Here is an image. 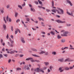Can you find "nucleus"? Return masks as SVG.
I'll list each match as a JSON object with an SVG mask.
<instances>
[{
  "mask_svg": "<svg viewBox=\"0 0 74 74\" xmlns=\"http://www.w3.org/2000/svg\"><path fill=\"white\" fill-rule=\"evenodd\" d=\"M18 7H19V8H21V9H22V6H21V5H18Z\"/></svg>",
  "mask_w": 74,
  "mask_h": 74,
  "instance_id": "36",
  "label": "nucleus"
},
{
  "mask_svg": "<svg viewBox=\"0 0 74 74\" xmlns=\"http://www.w3.org/2000/svg\"><path fill=\"white\" fill-rule=\"evenodd\" d=\"M39 53L40 55L45 53V55H48V52H46L45 51H41V52Z\"/></svg>",
  "mask_w": 74,
  "mask_h": 74,
  "instance_id": "2",
  "label": "nucleus"
},
{
  "mask_svg": "<svg viewBox=\"0 0 74 74\" xmlns=\"http://www.w3.org/2000/svg\"><path fill=\"white\" fill-rule=\"evenodd\" d=\"M66 13L67 14H68L69 15H70V16H73V13L71 12V13H70L69 12L67 11Z\"/></svg>",
  "mask_w": 74,
  "mask_h": 74,
  "instance_id": "8",
  "label": "nucleus"
},
{
  "mask_svg": "<svg viewBox=\"0 0 74 74\" xmlns=\"http://www.w3.org/2000/svg\"><path fill=\"white\" fill-rule=\"evenodd\" d=\"M16 70H18V71H19V70H21V68L19 67H17L16 69Z\"/></svg>",
  "mask_w": 74,
  "mask_h": 74,
  "instance_id": "30",
  "label": "nucleus"
},
{
  "mask_svg": "<svg viewBox=\"0 0 74 74\" xmlns=\"http://www.w3.org/2000/svg\"><path fill=\"white\" fill-rule=\"evenodd\" d=\"M69 60H70V58H68L66 59H65L64 60V62H67L68 61H69Z\"/></svg>",
  "mask_w": 74,
  "mask_h": 74,
  "instance_id": "21",
  "label": "nucleus"
},
{
  "mask_svg": "<svg viewBox=\"0 0 74 74\" xmlns=\"http://www.w3.org/2000/svg\"><path fill=\"white\" fill-rule=\"evenodd\" d=\"M66 2L68 3H69H69H70L71 2L70 0H66Z\"/></svg>",
  "mask_w": 74,
  "mask_h": 74,
  "instance_id": "32",
  "label": "nucleus"
},
{
  "mask_svg": "<svg viewBox=\"0 0 74 74\" xmlns=\"http://www.w3.org/2000/svg\"><path fill=\"white\" fill-rule=\"evenodd\" d=\"M2 51H5V49L4 48L2 49Z\"/></svg>",
  "mask_w": 74,
  "mask_h": 74,
  "instance_id": "64",
  "label": "nucleus"
},
{
  "mask_svg": "<svg viewBox=\"0 0 74 74\" xmlns=\"http://www.w3.org/2000/svg\"><path fill=\"white\" fill-rule=\"evenodd\" d=\"M3 55L4 56H5L6 57H7V54H3Z\"/></svg>",
  "mask_w": 74,
  "mask_h": 74,
  "instance_id": "59",
  "label": "nucleus"
},
{
  "mask_svg": "<svg viewBox=\"0 0 74 74\" xmlns=\"http://www.w3.org/2000/svg\"><path fill=\"white\" fill-rule=\"evenodd\" d=\"M1 58H3V55L0 54V59H1Z\"/></svg>",
  "mask_w": 74,
  "mask_h": 74,
  "instance_id": "48",
  "label": "nucleus"
},
{
  "mask_svg": "<svg viewBox=\"0 0 74 74\" xmlns=\"http://www.w3.org/2000/svg\"><path fill=\"white\" fill-rule=\"evenodd\" d=\"M10 54H14V51H11V52H10Z\"/></svg>",
  "mask_w": 74,
  "mask_h": 74,
  "instance_id": "34",
  "label": "nucleus"
},
{
  "mask_svg": "<svg viewBox=\"0 0 74 74\" xmlns=\"http://www.w3.org/2000/svg\"><path fill=\"white\" fill-rule=\"evenodd\" d=\"M42 34H45V32H42Z\"/></svg>",
  "mask_w": 74,
  "mask_h": 74,
  "instance_id": "62",
  "label": "nucleus"
},
{
  "mask_svg": "<svg viewBox=\"0 0 74 74\" xmlns=\"http://www.w3.org/2000/svg\"><path fill=\"white\" fill-rule=\"evenodd\" d=\"M65 70H69L70 69V68L67 67H66L65 68Z\"/></svg>",
  "mask_w": 74,
  "mask_h": 74,
  "instance_id": "25",
  "label": "nucleus"
},
{
  "mask_svg": "<svg viewBox=\"0 0 74 74\" xmlns=\"http://www.w3.org/2000/svg\"><path fill=\"white\" fill-rule=\"evenodd\" d=\"M57 38L58 39H60V38H61L62 37H61V36H60V35H58L57 36Z\"/></svg>",
  "mask_w": 74,
  "mask_h": 74,
  "instance_id": "28",
  "label": "nucleus"
},
{
  "mask_svg": "<svg viewBox=\"0 0 74 74\" xmlns=\"http://www.w3.org/2000/svg\"><path fill=\"white\" fill-rule=\"evenodd\" d=\"M10 42H11V44H14V40H12Z\"/></svg>",
  "mask_w": 74,
  "mask_h": 74,
  "instance_id": "52",
  "label": "nucleus"
},
{
  "mask_svg": "<svg viewBox=\"0 0 74 74\" xmlns=\"http://www.w3.org/2000/svg\"><path fill=\"white\" fill-rule=\"evenodd\" d=\"M4 8H3V10H1V12L2 13H4Z\"/></svg>",
  "mask_w": 74,
  "mask_h": 74,
  "instance_id": "37",
  "label": "nucleus"
},
{
  "mask_svg": "<svg viewBox=\"0 0 74 74\" xmlns=\"http://www.w3.org/2000/svg\"><path fill=\"white\" fill-rule=\"evenodd\" d=\"M34 71H36V72H38V73H40V71H41L42 73H44V71H43V70L40 69V70L39 69V68H37L36 69H35L34 70Z\"/></svg>",
  "mask_w": 74,
  "mask_h": 74,
  "instance_id": "1",
  "label": "nucleus"
},
{
  "mask_svg": "<svg viewBox=\"0 0 74 74\" xmlns=\"http://www.w3.org/2000/svg\"><path fill=\"white\" fill-rule=\"evenodd\" d=\"M52 54L53 55H56V52L55 51L53 52L52 53Z\"/></svg>",
  "mask_w": 74,
  "mask_h": 74,
  "instance_id": "38",
  "label": "nucleus"
},
{
  "mask_svg": "<svg viewBox=\"0 0 74 74\" xmlns=\"http://www.w3.org/2000/svg\"><path fill=\"white\" fill-rule=\"evenodd\" d=\"M49 68H50V69L51 70L52 68H53V67L51 66H50L49 67Z\"/></svg>",
  "mask_w": 74,
  "mask_h": 74,
  "instance_id": "45",
  "label": "nucleus"
},
{
  "mask_svg": "<svg viewBox=\"0 0 74 74\" xmlns=\"http://www.w3.org/2000/svg\"><path fill=\"white\" fill-rule=\"evenodd\" d=\"M21 40L22 42L23 43V44H25V41L24 40V38H21Z\"/></svg>",
  "mask_w": 74,
  "mask_h": 74,
  "instance_id": "11",
  "label": "nucleus"
},
{
  "mask_svg": "<svg viewBox=\"0 0 74 74\" xmlns=\"http://www.w3.org/2000/svg\"><path fill=\"white\" fill-rule=\"evenodd\" d=\"M68 47H65L64 48H62V49H62V51H63L64 50V49H68Z\"/></svg>",
  "mask_w": 74,
  "mask_h": 74,
  "instance_id": "29",
  "label": "nucleus"
},
{
  "mask_svg": "<svg viewBox=\"0 0 74 74\" xmlns=\"http://www.w3.org/2000/svg\"><path fill=\"white\" fill-rule=\"evenodd\" d=\"M66 26L67 27H70V26H71V24H66Z\"/></svg>",
  "mask_w": 74,
  "mask_h": 74,
  "instance_id": "33",
  "label": "nucleus"
},
{
  "mask_svg": "<svg viewBox=\"0 0 74 74\" xmlns=\"http://www.w3.org/2000/svg\"><path fill=\"white\" fill-rule=\"evenodd\" d=\"M73 61H74V60H69V62H73Z\"/></svg>",
  "mask_w": 74,
  "mask_h": 74,
  "instance_id": "47",
  "label": "nucleus"
},
{
  "mask_svg": "<svg viewBox=\"0 0 74 74\" xmlns=\"http://www.w3.org/2000/svg\"><path fill=\"white\" fill-rule=\"evenodd\" d=\"M23 54H21L20 55V57H21V58L22 57H23Z\"/></svg>",
  "mask_w": 74,
  "mask_h": 74,
  "instance_id": "54",
  "label": "nucleus"
},
{
  "mask_svg": "<svg viewBox=\"0 0 74 74\" xmlns=\"http://www.w3.org/2000/svg\"><path fill=\"white\" fill-rule=\"evenodd\" d=\"M57 9L58 10H60V11L62 10L61 8L58 7L57 8Z\"/></svg>",
  "mask_w": 74,
  "mask_h": 74,
  "instance_id": "57",
  "label": "nucleus"
},
{
  "mask_svg": "<svg viewBox=\"0 0 74 74\" xmlns=\"http://www.w3.org/2000/svg\"><path fill=\"white\" fill-rule=\"evenodd\" d=\"M8 45H9V46H10V42H8Z\"/></svg>",
  "mask_w": 74,
  "mask_h": 74,
  "instance_id": "63",
  "label": "nucleus"
},
{
  "mask_svg": "<svg viewBox=\"0 0 74 74\" xmlns=\"http://www.w3.org/2000/svg\"><path fill=\"white\" fill-rule=\"evenodd\" d=\"M28 67V66L27 65H25L24 67V69L25 70H26L27 69V67Z\"/></svg>",
  "mask_w": 74,
  "mask_h": 74,
  "instance_id": "23",
  "label": "nucleus"
},
{
  "mask_svg": "<svg viewBox=\"0 0 74 74\" xmlns=\"http://www.w3.org/2000/svg\"><path fill=\"white\" fill-rule=\"evenodd\" d=\"M46 11H47V12H49V11H50V10H48V9H46Z\"/></svg>",
  "mask_w": 74,
  "mask_h": 74,
  "instance_id": "50",
  "label": "nucleus"
},
{
  "mask_svg": "<svg viewBox=\"0 0 74 74\" xmlns=\"http://www.w3.org/2000/svg\"><path fill=\"white\" fill-rule=\"evenodd\" d=\"M60 12H59V10H58V14H64V11L63 10H62L61 9L60 10Z\"/></svg>",
  "mask_w": 74,
  "mask_h": 74,
  "instance_id": "6",
  "label": "nucleus"
},
{
  "mask_svg": "<svg viewBox=\"0 0 74 74\" xmlns=\"http://www.w3.org/2000/svg\"><path fill=\"white\" fill-rule=\"evenodd\" d=\"M37 62V63H39V62H40V61H39V60H34L33 59V60H32V63H33V62Z\"/></svg>",
  "mask_w": 74,
  "mask_h": 74,
  "instance_id": "17",
  "label": "nucleus"
},
{
  "mask_svg": "<svg viewBox=\"0 0 74 74\" xmlns=\"http://www.w3.org/2000/svg\"><path fill=\"white\" fill-rule=\"evenodd\" d=\"M6 51H7V53H10V51H9V49H6Z\"/></svg>",
  "mask_w": 74,
  "mask_h": 74,
  "instance_id": "26",
  "label": "nucleus"
},
{
  "mask_svg": "<svg viewBox=\"0 0 74 74\" xmlns=\"http://www.w3.org/2000/svg\"><path fill=\"white\" fill-rule=\"evenodd\" d=\"M52 8H53L54 9H56V8L55 7H54V1H52Z\"/></svg>",
  "mask_w": 74,
  "mask_h": 74,
  "instance_id": "10",
  "label": "nucleus"
},
{
  "mask_svg": "<svg viewBox=\"0 0 74 74\" xmlns=\"http://www.w3.org/2000/svg\"><path fill=\"white\" fill-rule=\"evenodd\" d=\"M61 42H62V43H64L65 42H66V40H65V39H62L60 40Z\"/></svg>",
  "mask_w": 74,
  "mask_h": 74,
  "instance_id": "14",
  "label": "nucleus"
},
{
  "mask_svg": "<svg viewBox=\"0 0 74 74\" xmlns=\"http://www.w3.org/2000/svg\"><path fill=\"white\" fill-rule=\"evenodd\" d=\"M38 1L40 4H42V2L41 1H40V0H38Z\"/></svg>",
  "mask_w": 74,
  "mask_h": 74,
  "instance_id": "43",
  "label": "nucleus"
},
{
  "mask_svg": "<svg viewBox=\"0 0 74 74\" xmlns=\"http://www.w3.org/2000/svg\"><path fill=\"white\" fill-rule=\"evenodd\" d=\"M11 62V60L9 59L8 60V63H10Z\"/></svg>",
  "mask_w": 74,
  "mask_h": 74,
  "instance_id": "55",
  "label": "nucleus"
},
{
  "mask_svg": "<svg viewBox=\"0 0 74 74\" xmlns=\"http://www.w3.org/2000/svg\"><path fill=\"white\" fill-rule=\"evenodd\" d=\"M69 34V32L67 31L65 32H63V34H61V36H68V34Z\"/></svg>",
  "mask_w": 74,
  "mask_h": 74,
  "instance_id": "3",
  "label": "nucleus"
},
{
  "mask_svg": "<svg viewBox=\"0 0 74 74\" xmlns=\"http://www.w3.org/2000/svg\"><path fill=\"white\" fill-rule=\"evenodd\" d=\"M26 19L27 21V22H29L30 21V19L29 18H26Z\"/></svg>",
  "mask_w": 74,
  "mask_h": 74,
  "instance_id": "31",
  "label": "nucleus"
},
{
  "mask_svg": "<svg viewBox=\"0 0 74 74\" xmlns=\"http://www.w3.org/2000/svg\"><path fill=\"white\" fill-rule=\"evenodd\" d=\"M11 30H12V31H13V30H14V29L13 28V26H12L11 27Z\"/></svg>",
  "mask_w": 74,
  "mask_h": 74,
  "instance_id": "42",
  "label": "nucleus"
},
{
  "mask_svg": "<svg viewBox=\"0 0 74 74\" xmlns=\"http://www.w3.org/2000/svg\"><path fill=\"white\" fill-rule=\"evenodd\" d=\"M18 13L17 12H15V17H17L18 16Z\"/></svg>",
  "mask_w": 74,
  "mask_h": 74,
  "instance_id": "22",
  "label": "nucleus"
},
{
  "mask_svg": "<svg viewBox=\"0 0 74 74\" xmlns=\"http://www.w3.org/2000/svg\"><path fill=\"white\" fill-rule=\"evenodd\" d=\"M50 33L52 34V35H55V33L54 32H53V31H51L50 32Z\"/></svg>",
  "mask_w": 74,
  "mask_h": 74,
  "instance_id": "27",
  "label": "nucleus"
},
{
  "mask_svg": "<svg viewBox=\"0 0 74 74\" xmlns=\"http://www.w3.org/2000/svg\"><path fill=\"white\" fill-rule=\"evenodd\" d=\"M30 10L31 11H33V12H35L36 11L35 10V9L33 8H31Z\"/></svg>",
  "mask_w": 74,
  "mask_h": 74,
  "instance_id": "20",
  "label": "nucleus"
},
{
  "mask_svg": "<svg viewBox=\"0 0 74 74\" xmlns=\"http://www.w3.org/2000/svg\"><path fill=\"white\" fill-rule=\"evenodd\" d=\"M3 18H4V21H5V23H6L7 21H6V20H5V17H4Z\"/></svg>",
  "mask_w": 74,
  "mask_h": 74,
  "instance_id": "44",
  "label": "nucleus"
},
{
  "mask_svg": "<svg viewBox=\"0 0 74 74\" xmlns=\"http://www.w3.org/2000/svg\"><path fill=\"white\" fill-rule=\"evenodd\" d=\"M25 5H26V4L25 3V2H24V3L23 4H22V6L23 7H24V6H25Z\"/></svg>",
  "mask_w": 74,
  "mask_h": 74,
  "instance_id": "39",
  "label": "nucleus"
},
{
  "mask_svg": "<svg viewBox=\"0 0 74 74\" xmlns=\"http://www.w3.org/2000/svg\"><path fill=\"white\" fill-rule=\"evenodd\" d=\"M31 50L32 51H34V52H37V49H35L32 48Z\"/></svg>",
  "mask_w": 74,
  "mask_h": 74,
  "instance_id": "18",
  "label": "nucleus"
},
{
  "mask_svg": "<svg viewBox=\"0 0 74 74\" xmlns=\"http://www.w3.org/2000/svg\"><path fill=\"white\" fill-rule=\"evenodd\" d=\"M44 64L46 66H48L49 65V63L48 62H44Z\"/></svg>",
  "mask_w": 74,
  "mask_h": 74,
  "instance_id": "19",
  "label": "nucleus"
},
{
  "mask_svg": "<svg viewBox=\"0 0 74 74\" xmlns=\"http://www.w3.org/2000/svg\"><path fill=\"white\" fill-rule=\"evenodd\" d=\"M52 12H54V13H56V12H57L58 13V10L57 9H53V10H51Z\"/></svg>",
  "mask_w": 74,
  "mask_h": 74,
  "instance_id": "9",
  "label": "nucleus"
},
{
  "mask_svg": "<svg viewBox=\"0 0 74 74\" xmlns=\"http://www.w3.org/2000/svg\"><path fill=\"white\" fill-rule=\"evenodd\" d=\"M10 5H8L6 7L7 8H10Z\"/></svg>",
  "mask_w": 74,
  "mask_h": 74,
  "instance_id": "40",
  "label": "nucleus"
},
{
  "mask_svg": "<svg viewBox=\"0 0 74 74\" xmlns=\"http://www.w3.org/2000/svg\"><path fill=\"white\" fill-rule=\"evenodd\" d=\"M58 61H60L61 62H63L64 61V59L63 58L59 59L58 60Z\"/></svg>",
  "mask_w": 74,
  "mask_h": 74,
  "instance_id": "16",
  "label": "nucleus"
},
{
  "mask_svg": "<svg viewBox=\"0 0 74 74\" xmlns=\"http://www.w3.org/2000/svg\"><path fill=\"white\" fill-rule=\"evenodd\" d=\"M18 55H19L18 54H16L15 55V57H17V56H18Z\"/></svg>",
  "mask_w": 74,
  "mask_h": 74,
  "instance_id": "60",
  "label": "nucleus"
},
{
  "mask_svg": "<svg viewBox=\"0 0 74 74\" xmlns=\"http://www.w3.org/2000/svg\"><path fill=\"white\" fill-rule=\"evenodd\" d=\"M3 27L4 29V30H6V25H5L3 24Z\"/></svg>",
  "mask_w": 74,
  "mask_h": 74,
  "instance_id": "24",
  "label": "nucleus"
},
{
  "mask_svg": "<svg viewBox=\"0 0 74 74\" xmlns=\"http://www.w3.org/2000/svg\"><path fill=\"white\" fill-rule=\"evenodd\" d=\"M38 18L39 19V21H41L42 20V18L40 17H38Z\"/></svg>",
  "mask_w": 74,
  "mask_h": 74,
  "instance_id": "56",
  "label": "nucleus"
},
{
  "mask_svg": "<svg viewBox=\"0 0 74 74\" xmlns=\"http://www.w3.org/2000/svg\"><path fill=\"white\" fill-rule=\"evenodd\" d=\"M10 47H14V45H13V43H11L10 45L9 46Z\"/></svg>",
  "mask_w": 74,
  "mask_h": 74,
  "instance_id": "35",
  "label": "nucleus"
},
{
  "mask_svg": "<svg viewBox=\"0 0 74 74\" xmlns=\"http://www.w3.org/2000/svg\"><path fill=\"white\" fill-rule=\"evenodd\" d=\"M6 21H9L10 22H11L12 21V20L11 19V18H9L8 16H7V17H6Z\"/></svg>",
  "mask_w": 74,
  "mask_h": 74,
  "instance_id": "4",
  "label": "nucleus"
},
{
  "mask_svg": "<svg viewBox=\"0 0 74 74\" xmlns=\"http://www.w3.org/2000/svg\"><path fill=\"white\" fill-rule=\"evenodd\" d=\"M6 38L7 39H8L9 36H8V34H7V36H6Z\"/></svg>",
  "mask_w": 74,
  "mask_h": 74,
  "instance_id": "61",
  "label": "nucleus"
},
{
  "mask_svg": "<svg viewBox=\"0 0 74 74\" xmlns=\"http://www.w3.org/2000/svg\"><path fill=\"white\" fill-rule=\"evenodd\" d=\"M20 21V20L19 19H17V20L16 21V22L17 23H18V22H19Z\"/></svg>",
  "mask_w": 74,
  "mask_h": 74,
  "instance_id": "51",
  "label": "nucleus"
},
{
  "mask_svg": "<svg viewBox=\"0 0 74 74\" xmlns=\"http://www.w3.org/2000/svg\"><path fill=\"white\" fill-rule=\"evenodd\" d=\"M10 37L11 38H12V39H14V36H13L12 35H11L10 36Z\"/></svg>",
  "mask_w": 74,
  "mask_h": 74,
  "instance_id": "49",
  "label": "nucleus"
},
{
  "mask_svg": "<svg viewBox=\"0 0 74 74\" xmlns=\"http://www.w3.org/2000/svg\"><path fill=\"white\" fill-rule=\"evenodd\" d=\"M18 31L19 33H21V31H20V30L19 29H18L17 28L16 29V31H15V34H17V33H18Z\"/></svg>",
  "mask_w": 74,
  "mask_h": 74,
  "instance_id": "7",
  "label": "nucleus"
},
{
  "mask_svg": "<svg viewBox=\"0 0 74 74\" xmlns=\"http://www.w3.org/2000/svg\"><path fill=\"white\" fill-rule=\"evenodd\" d=\"M69 69H73V66H70L69 67Z\"/></svg>",
  "mask_w": 74,
  "mask_h": 74,
  "instance_id": "53",
  "label": "nucleus"
},
{
  "mask_svg": "<svg viewBox=\"0 0 74 74\" xmlns=\"http://www.w3.org/2000/svg\"><path fill=\"white\" fill-rule=\"evenodd\" d=\"M69 4H70L71 6H73V3H72L71 2H70V3H69Z\"/></svg>",
  "mask_w": 74,
  "mask_h": 74,
  "instance_id": "41",
  "label": "nucleus"
},
{
  "mask_svg": "<svg viewBox=\"0 0 74 74\" xmlns=\"http://www.w3.org/2000/svg\"><path fill=\"white\" fill-rule=\"evenodd\" d=\"M33 58H27L26 59V60H30L31 62H33Z\"/></svg>",
  "mask_w": 74,
  "mask_h": 74,
  "instance_id": "12",
  "label": "nucleus"
},
{
  "mask_svg": "<svg viewBox=\"0 0 74 74\" xmlns=\"http://www.w3.org/2000/svg\"><path fill=\"white\" fill-rule=\"evenodd\" d=\"M47 67H44L43 68V70H46V69H47Z\"/></svg>",
  "mask_w": 74,
  "mask_h": 74,
  "instance_id": "46",
  "label": "nucleus"
},
{
  "mask_svg": "<svg viewBox=\"0 0 74 74\" xmlns=\"http://www.w3.org/2000/svg\"><path fill=\"white\" fill-rule=\"evenodd\" d=\"M56 16L58 18H60V16L59 15H57Z\"/></svg>",
  "mask_w": 74,
  "mask_h": 74,
  "instance_id": "58",
  "label": "nucleus"
},
{
  "mask_svg": "<svg viewBox=\"0 0 74 74\" xmlns=\"http://www.w3.org/2000/svg\"><path fill=\"white\" fill-rule=\"evenodd\" d=\"M56 21L59 23H66V21H62L59 20H56Z\"/></svg>",
  "mask_w": 74,
  "mask_h": 74,
  "instance_id": "5",
  "label": "nucleus"
},
{
  "mask_svg": "<svg viewBox=\"0 0 74 74\" xmlns=\"http://www.w3.org/2000/svg\"><path fill=\"white\" fill-rule=\"evenodd\" d=\"M32 56H34V57H36V58H40V56H38L36 54H32Z\"/></svg>",
  "mask_w": 74,
  "mask_h": 74,
  "instance_id": "15",
  "label": "nucleus"
},
{
  "mask_svg": "<svg viewBox=\"0 0 74 74\" xmlns=\"http://www.w3.org/2000/svg\"><path fill=\"white\" fill-rule=\"evenodd\" d=\"M63 67H60L59 68V70H60V72H61V73H62V72H63L64 71V69L62 70V69H63Z\"/></svg>",
  "mask_w": 74,
  "mask_h": 74,
  "instance_id": "13",
  "label": "nucleus"
}]
</instances>
